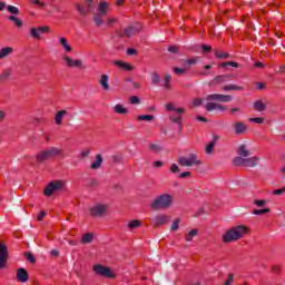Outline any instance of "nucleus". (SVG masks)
<instances>
[{
	"label": "nucleus",
	"mask_w": 285,
	"mask_h": 285,
	"mask_svg": "<svg viewBox=\"0 0 285 285\" xmlns=\"http://www.w3.org/2000/svg\"><path fill=\"white\" fill-rule=\"evenodd\" d=\"M246 233H247V229L243 225L232 227L230 229L225 232V234L223 235V242H225V244L237 242V239H242V237H244Z\"/></svg>",
	"instance_id": "1"
},
{
	"label": "nucleus",
	"mask_w": 285,
	"mask_h": 285,
	"mask_svg": "<svg viewBox=\"0 0 285 285\" xmlns=\"http://www.w3.org/2000/svg\"><path fill=\"white\" fill-rule=\"evenodd\" d=\"M3 10H7L9 14H11L8 16V21H12L18 28H23V20L17 17V14H19V9L16 6L0 1V12H3Z\"/></svg>",
	"instance_id": "2"
},
{
	"label": "nucleus",
	"mask_w": 285,
	"mask_h": 285,
	"mask_svg": "<svg viewBox=\"0 0 285 285\" xmlns=\"http://www.w3.org/2000/svg\"><path fill=\"white\" fill-rule=\"evenodd\" d=\"M109 8L110 4L106 1H102L98 4L96 11H94V23L97 26V28H100V26L106 23L101 17H106L108 14Z\"/></svg>",
	"instance_id": "3"
},
{
	"label": "nucleus",
	"mask_w": 285,
	"mask_h": 285,
	"mask_svg": "<svg viewBox=\"0 0 285 285\" xmlns=\"http://www.w3.org/2000/svg\"><path fill=\"white\" fill-rule=\"evenodd\" d=\"M170 206H173V197L170 194H163L151 203V208L154 210L170 208Z\"/></svg>",
	"instance_id": "4"
},
{
	"label": "nucleus",
	"mask_w": 285,
	"mask_h": 285,
	"mask_svg": "<svg viewBox=\"0 0 285 285\" xmlns=\"http://www.w3.org/2000/svg\"><path fill=\"white\" fill-rule=\"evenodd\" d=\"M179 166L184 168H193V166H202V160H199V156L197 154H189L188 156H180L178 158Z\"/></svg>",
	"instance_id": "5"
},
{
	"label": "nucleus",
	"mask_w": 285,
	"mask_h": 285,
	"mask_svg": "<svg viewBox=\"0 0 285 285\" xmlns=\"http://www.w3.org/2000/svg\"><path fill=\"white\" fill-rule=\"evenodd\" d=\"M234 166H245L246 168H255L259 164V157L254 156V157H247V158H242V157H235L233 159Z\"/></svg>",
	"instance_id": "6"
},
{
	"label": "nucleus",
	"mask_w": 285,
	"mask_h": 285,
	"mask_svg": "<svg viewBox=\"0 0 285 285\" xmlns=\"http://www.w3.org/2000/svg\"><path fill=\"white\" fill-rule=\"evenodd\" d=\"M66 188V181L63 180H53L47 185L45 188L46 197H50L55 195V193H59V190H63Z\"/></svg>",
	"instance_id": "7"
},
{
	"label": "nucleus",
	"mask_w": 285,
	"mask_h": 285,
	"mask_svg": "<svg viewBox=\"0 0 285 285\" xmlns=\"http://www.w3.org/2000/svg\"><path fill=\"white\" fill-rule=\"evenodd\" d=\"M89 210L91 217H105V215H108V204L96 203Z\"/></svg>",
	"instance_id": "8"
},
{
	"label": "nucleus",
	"mask_w": 285,
	"mask_h": 285,
	"mask_svg": "<svg viewBox=\"0 0 285 285\" xmlns=\"http://www.w3.org/2000/svg\"><path fill=\"white\" fill-rule=\"evenodd\" d=\"M97 8V0H86V7L81 4H76V9L80 14H88V12H92L95 14V9Z\"/></svg>",
	"instance_id": "9"
},
{
	"label": "nucleus",
	"mask_w": 285,
	"mask_h": 285,
	"mask_svg": "<svg viewBox=\"0 0 285 285\" xmlns=\"http://www.w3.org/2000/svg\"><path fill=\"white\" fill-rule=\"evenodd\" d=\"M94 272L96 275H100L101 277H108V278L115 277V273H112L109 267H106L104 265H95Z\"/></svg>",
	"instance_id": "10"
},
{
	"label": "nucleus",
	"mask_w": 285,
	"mask_h": 285,
	"mask_svg": "<svg viewBox=\"0 0 285 285\" xmlns=\"http://www.w3.org/2000/svg\"><path fill=\"white\" fill-rule=\"evenodd\" d=\"M206 101H220L222 104H228V101H233V97L229 95L212 94L206 97Z\"/></svg>",
	"instance_id": "11"
},
{
	"label": "nucleus",
	"mask_w": 285,
	"mask_h": 285,
	"mask_svg": "<svg viewBox=\"0 0 285 285\" xmlns=\"http://www.w3.org/2000/svg\"><path fill=\"white\" fill-rule=\"evenodd\" d=\"M67 68H79L80 70H83L86 68V66H83V61L81 60H75L72 58H70L69 56H63L62 57Z\"/></svg>",
	"instance_id": "12"
},
{
	"label": "nucleus",
	"mask_w": 285,
	"mask_h": 285,
	"mask_svg": "<svg viewBox=\"0 0 285 285\" xmlns=\"http://www.w3.org/2000/svg\"><path fill=\"white\" fill-rule=\"evenodd\" d=\"M48 32H50V28L47 27V26L30 29V36L33 39H41V36L42 35H48Z\"/></svg>",
	"instance_id": "13"
},
{
	"label": "nucleus",
	"mask_w": 285,
	"mask_h": 285,
	"mask_svg": "<svg viewBox=\"0 0 285 285\" xmlns=\"http://www.w3.org/2000/svg\"><path fill=\"white\" fill-rule=\"evenodd\" d=\"M8 264V246L0 242V268H6Z\"/></svg>",
	"instance_id": "14"
},
{
	"label": "nucleus",
	"mask_w": 285,
	"mask_h": 285,
	"mask_svg": "<svg viewBox=\"0 0 285 285\" xmlns=\"http://www.w3.org/2000/svg\"><path fill=\"white\" fill-rule=\"evenodd\" d=\"M170 222V216L166 215V214H158L156 215L153 219L151 223L155 226H164L166 224H168Z\"/></svg>",
	"instance_id": "15"
},
{
	"label": "nucleus",
	"mask_w": 285,
	"mask_h": 285,
	"mask_svg": "<svg viewBox=\"0 0 285 285\" xmlns=\"http://www.w3.org/2000/svg\"><path fill=\"white\" fill-rule=\"evenodd\" d=\"M140 30H141V24L136 23V24H132V26H129L128 28H126L124 30V35H125V37H132L135 35H137V32H139Z\"/></svg>",
	"instance_id": "16"
},
{
	"label": "nucleus",
	"mask_w": 285,
	"mask_h": 285,
	"mask_svg": "<svg viewBox=\"0 0 285 285\" xmlns=\"http://www.w3.org/2000/svg\"><path fill=\"white\" fill-rule=\"evenodd\" d=\"M181 115H184V112H173L169 115V121H171L173 124H176L178 126V129L181 130V124H183V118Z\"/></svg>",
	"instance_id": "17"
},
{
	"label": "nucleus",
	"mask_w": 285,
	"mask_h": 285,
	"mask_svg": "<svg viewBox=\"0 0 285 285\" xmlns=\"http://www.w3.org/2000/svg\"><path fill=\"white\" fill-rule=\"evenodd\" d=\"M205 108L207 112H213V110H217L218 112H224V110H226V107L224 105H219L217 102H207L205 105Z\"/></svg>",
	"instance_id": "18"
},
{
	"label": "nucleus",
	"mask_w": 285,
	"mask_h": 285,
	"mask_svg": "<svg viewBox=\"0 0 285 285\" xmlns=\"http://www.w3.org/2000/svg\"><path fill=\"white\" fill-rule=\"evenodd\" d=\"M98 83L102 88V90H110V76L104 73L100 76V79L98 80Z\"/></svg>",
	"instance_id": "19"
},
{
	"label": "nucleus",
	"mask_w": 285,
	"mask_h": 285,
	"mask_svg": "<svg viewBox=\"0 0 285 285\" xmlns=\"http://www.w3.org/2000/svg\"><path fill=\"white\" fill-rule=\"evenodd\" d=\"M17 279L18 282H21V284H26V282L30 279V275H28V271H26V268H19L17 271Z\"/></svg>",
	"instance_id": "20"
},
{
	"label": "nucleus",
	"mask_w": 285,
	"mask_h": 285,
	"mask_svg": "<svg viewBox=\"0 0 285 285\" xmlns=\"http://www.w3.org/2000/svg\"><path fill=\"white\" fill-rule=\"evenodd\" d=\"M248 130V126L242 121L234 122V132L236 135H244Z\"/></svg>",
	"instance_id": "21"
},
{
	"label": "nucleus",
	"mask_w": 285,
	"mask_h": 285,
	"mask_svg": "<svg viewBox=\"0 0 285 285\" xmlns=\"http://www.w3.org/2000/svg\"><path fill=\"white\" fill-rule=\"evenodd\" d=\"M237 155L236 157H242V159H246L247 157H250V149H248L247 145H240L237 148Z\"/></svg>",
	"instance_id": "22"
},
{
	"label": "nucleus",
	"mask_w": 285,
	"mask_h": 285,
	"mask_svg": "<svg viewBox=\"0 0 285 285\" xmlns=\"http://www.w3.org/2000/svg\"><path fill=\"white\" fill-rule=\"evenodd\" d=\"M58 43H60L61 48H63L65 52H72V47L70 46V42H68V39L65 37L58 38Z\"/></svg>",
	"instance_id": "23"
},
{
	"label": "nucleus",
	"mask_w": 285,
	"mask_h": 285,
	"mask_svg": "<svg viewBox=\"0 0 285 285\" xmlns=\"http://www.w3.org/2000/svg\"><path fill=\"white\" fill-rule=\"evenodd\" d=\"M114 63L115 66H117L118 68H121V70H126L127 72L135 70V67L121 60H116Z\"/></svg>",
	"instance_id": "24"
},
{
	"label": "nucleus",
	"mask_w": 285,
	"mask_h": 285,
	"mask_svg": "<svg viewBox=\"0 0 285 285\" xmlns=\"http://www.w3.org/2000/svg\"><path fill=\"white\" fill-rule=\"evenodd\" d=\"M102 164H104V157H101V155L98 154V155H96L95 161L91 163V169L99 170V168H101Z\"/></svg>",
	"instance_id": "25"
},
{
	"label": "nucleus",
	"mask_w": 285,
	"mask_h": 285,
	"mask_svg": "<svg viewBox=\"0 0 285 285\" xmlns=\"http://www.w3.org/2000/svg\"><path fill=\"white\" fill-rule=\"evenodd\" d=\"M217 141H219V136L214 135L213 140L207 145L205 153L207 155L213 154V150H215V144H217Z\"/></svg>",
	"instance_id": "26"
},
{
	"label": "nucleus",
	"mask_w": 285,
	"mask_h": 285,
	"mask_svg": "<svg viewBox=\"0 0 285 285\" xmlns=\"http://www.w3.org/2000/svg\"><path fill=\"white\" fill-rule=\"evenodd\" d=\"M112 110L116 115H128L129 110L121 104H117L112 107Z\"/></svg>",
	"instance_id": "27"
},
{
	"label": "nucleus",
	"mask_w": 285,
	"mask_h": 285,
	"mask_svg": "<svg viewBox=\"0 0 285 285\" xmlns=\"http://www.w3.org/2000/svg\"><path fill=\"white\" fill-rule=\"evenodd\" d=\"M14 52V49L12 47H3L0 49V60L7 59V57H10Z\"/></svg>",
	"instance_id": "28"
},
{
	"label": "nucleus",
	"mask_w": 285,
	"mask_h": 285,
	"mask_svg": "<svg viewBox=\"0 0 285 285\" xmlns=\"http://www.w3.org/2000/svg\"><path fill=\"white\" fill-rule=\"evenodd\" d=\"M66 115H68V111L66 110H60L56 114V117H55L56 126H61V124H63V117H66Z\"/></svg>",
	"instance_id": "29"
},
{
	"label": "nucleus",
	"mask_w": 285,
	"mask_h": 285,
	"mask_svg": "<svg viewBox=\"0 0 285 285\" xmlns=\"http://www.w3.org/2000/svg\"><path fill=\"white\" fill-rule=\"evenodd\" d=\"M170 81H173V76L170 73H165L163 76V83H161L165 90H170Z\"/></svg>",
	"instance_id": "30"
},
{
	"label": "nucleus",
	"mask_w": 285,
	"mask_h": 285,
	"mask_svg": "<svg viewBox=\"0 0 285 285\" xmlns=\"http://www.w3.org/2000/svg\"><path fill=\"white\" fill-rule=\"evenodd\" d=\"M165 108L168 112H186V109L184 108H176L175 104L173 102H168L167 105H165Z\"/></svg>",
	"instance_id": "31"
},
{
	"label": "nucleus",
	"mask_w": 285,
	"mask_h": 285,
	"mask_svg": "<svg viewBox=\"0 0 285 285\" xmlns=\"http://www.w3.org/2000/svg\"><path fill=\"white\" fill-rule=\"evenodd\" d=\"M47 153H49L50 158L59 157V156L63 155V150L59 149L57 147H51V148L47 149Z\"/></svg>",
	"instance_id": "32"
},
{
	"label": "nucleus",
	"mask_w": 285,
	"mask_h": 285,
	"mask_svg": "<svg viewBox=\"0 0 285 285\" xmlns=\"http://www.w3.org/2000/svg\"><path fill=\"white\" fill-rule=\"evenodd\" d=\"M253 108L254 110H256L257 112H264V110H266V105L264 104V101L262 100H256L253 104Z\"/></svg>",
	"instance_id": "33"
},
{
	"label": "nucleus",
	"mask_w": 285,
	"mask_h": 285,
	"mask_svg": "<svg viewBox=\"0 0 285 285\" xmlns=\"http://www.w3.org/2000/svg\"><path fill=\"white\" fill-rule=\"evenodd\" d=\"M12 68H7L0 73V81H8L9 77H12Z\"/></svg>",
	"instance_id": "34"
},
{
	"label": "nucleus",
	"mask_w": 285,
	"mask_h": 285,
	"mask_svg": "<svg viewBox=\"0 0 285 285\" xmlns=\"http://www.w3.org/2000/svg\"><path fill=\"white\" fill-rule=\"evenodd\" d=\"M47 159H50V154L48 150L41 151L37 155V161H39V164H43V161H47Z\"/></svg>",
	"instance_id": "35"
},
{
	"label": "nucleus",
	"mask_w": 285,
	"mask_h": 285,
	"mask_svg": "<svg viewBox=\"0 0 285 285\" xmlns=\"http://www.w3.org/2000/svg\"><path fill=\"white\" fill-rule=\"evenodd\" d=\"M230 77H233V75H220L217 76L216 78L213 79L214 83H224L226 81H228V79H230Z\"/></svg>",
	"instance_id": "36"
},
{
	"label": "nucleus",
	"mask_w": 285,
	"mask_h": 285,
	"mask_svg": "<svg viewBox=\"0 0 285 285\" xmlns=\"http://www.w3.org/2000/svg\"><path fill=\"white\" fill-rule=\"evenodd\" d=\"M197 235H199V230L190 229L187 234H185V240L193 242V239H195V237H197Z\"/></svg>",
	"instance_id": "37"
},
{
	"label": "nucleus",
	"mask_w": 285,
	"mask_h": 285,
	"mask_svg": "<svg viewBox=\"0 0 285 285\" xmlns=\"http://www.w3.org/2000/svg\"><path fill=\"white\" fill-rule=\"evenodd\" d=\"M137 121H153L155 119V116L153 115H140L136 117Z\"/></svg>",
	"instance_id": "38"
},
{
	"label": "nucleus",
	"mask_w": 285,
	"mask_h": 285,
	"mask_svg": "<svg viewBox=\"0 0 285 285\" xmlns=\"http://www.w3.org/2000/svg\"><path fill=\"white\" fill-rule=\"evenodd\" d=\"M161 82V78L159 77V73H157L156 71L151 72V83L154 86H157Z\"/></svg>",
	"instance_id": "39"
},
{
	"label": "nucleus",
	"mask_w": 285,
	"mask_h": 285,
	"mask_svg": "<svg viewBox=\"0 0 285 285\" xmlns=\"http://www.w3.org/2000/svg\"><path fill=\"white\" fill-rule=\"evenodd\" d=\"M149 150H151V153H161V150H164V147L159 144H150Z\"/></svg>",
	"instance_id": "40"
},
{
	"label": "nucleus",
	"mask_w": 285,
	"mask_h": 285,
	"mask_svg": "<svg viewBox=\"0 0 285 285\" xmlns=\"http://www.w3.org/2000/svg\"><path fill=\"white\" fill-rule=\"evenodd\" d=\"M223 90L229 91V90H244V87L237 86V85H226L223 86Z\"/></svg>",
	"instance_id": "41"
},
{
	"label": "nucleus",
	"mask_w": 285,
	"mask_h": 285,
	"mask_svg": "<svg viewBox=\"0 0 285 285\" xmlns=\"http://www.w3.org/2000/svg\"><path fill=\"white\" fill-rule=\"evenodd\" d=\"M268 213H271V208L254 209L252 215H268Z\"/></svg>",
	"instance_id": "42"
},
{
	"label": "nucleus",
	"mask_w": 285,
	"mask_h": 285,
	"mask_svg": "<svg viewBox=\"0 0 285 285\" xmlns=\"http://www.w3.org/2000/svg\"><path fill=\"white\" fill-rule=\"evenodd\" d=\"M215 57H217V59H228L229 55L224 51L216 50Z\"/></svg>",
	"instance_id": "43"
},
{
	"label": "nucleus",
	"mask_w": 285,
	"mask_h": 285,
	"mask_svg": "<svg viewBox=\"0 0 285 285\" xmlns=\"http://www.w3.org/2000/svg\"><path fill=\"white\" fill-rule=\"evenodd\" d=\"M92 238H94L92 234H85L82 236L81 242L82 244H90V242H92Z\"/></svg>",
	"instance_id": "44"
},
{
	"label": "nucleus",
	"mask_w": 285,
	"mask_h": 285,
	"mask_svg": "<svg viewBox=\"0 0 285 285\" xmlns=\"http://www.w3.org/2000/svg\"><path fill=\"white\" fill-rule=\"evenodd\" d=\"M202 104H204V99H202V98H195V99L191 101V108H197V107L202 106Z\"/></svg>",
	"instance_id": "45"
},
{
	"label": "nucleus",
	"mask_w": 285,
	"mask_h": 285,
	"mask_svg": "<svg viewBox=\"0 0 285 285\" xmlns=\"http://www.w3.org/2000/svg\"><path fill=\"white\" fill-rule=\"evenodd\" d=\"M213 68V66L210 65H206L204 67V70L200 71V75H203V77H208V75H210V69Z\"/></svg>",
	"instance_id": "46"
},
{
	"label": "nucleus",
	"mask_w": 285,
	"mask_h": 285,
	"mask_svg": "<svg viewBox=\"0 0 285 285\" xmlns=\"http://www.w3.org/2000/svg\"><path fill=\"white\" fill-rule=\"evenodd\" d=\"M139 226H141V222H139V220H130L129 223H128V228H139Z\"/></svg>",
	"instance_id": "47"
},
{
	"label": "nucleus",
	"mask_w": 285,
	"mask_h": 285,
	"mask_svg": "<svg viewBox=\"0 0 285 285\" xmlns=\"http://www.w3.org/2000/svg\"><path fill=\"white\" fill-rule=\"evenodd\" d=\"M254 206H257V208H264V206H266V200L265 199H255Z\"/></svg>",
	"instance_id": "48"
},
{
	"label": "nucleus",
	"mask_w": 285,
	"mask_h": 285,
	"mask_svg": "<svg viewBox=\"0 0 285 285\" xmlns=\"http://www.w3.org/2000/svg\"><path fill=\"white\" fill-rule=\"evenodd\" d=\"M226 66H232V68H239V63L233 62V61H227V62L220 63V68H226Z\"/></svg>",
	"instance_id": "49"
},
{
	"label": "nucleus",
	"mask_w": 285,
	"mask_h": 285,
	"mask_svg": "<svg viewBox=\"0 0 285 285\" xmlns=\"http://www.w3.org/2000/svg\"><path fill=\"white\" fill-rule=\"evenodd\" d=\"M129 104H131V106H137L140 104L139 97L137 96H132L129 98Z\"/></svg>",
	"instance_id": "50"
},
{
	"label": "nucleus",
	"mask_w": 285,
	"mask_h": 285,
	"mask_svg": "<svg viewBox=\"0 0 285 285\" xmlns=\"http://www.w3.org/2000/svg\"><path fill=\"white\" fill-rule=\"evenodd\" d=\"M197 61H199V58H190L185 61V66H195V63H197Z\"/></svg>",
	"instance_id": "51"
},
{
	"label": "nucleus",
	"mask_w": 285,
	"mask_h": 285,
	"mask_svg": "<svg viewBox=\"0 0 285 285\" xmlns=\"http://www.w3.org/2000/svg\"><path fill=\"white\" fill-rule=\"evenodd\" d=\"M26 257H27L28 262H30L31 264L37 263V258H35V255H32V253H27Z\"/></svg>",
	"instance_id": "52"
},
{
	"label": "nucleus",
	"mask_w": 285,
	"mask_h": 285,
	"mask_svg": "<svg viewBox=\"0 0 285 285\" xmlns=\"http://www.w3.org/2000/svg\"><path fill=\"white\" fill-rule=\"evenodd\" d=\"M249 121L252 122V124H264V118H262V117H257V118H249Z\"/></svg>",
	"instance_id": "53"
},
{
	"label": "nucleus",
	"mask_w": 285,
	"mask_h": 285,
	"mask_svg": "<svg viewBox=\"0 0 285 285\" xmlns=\"http://www.w3.org/2000/svg\"><path fill=\"white\" fill-rule=\"evenodd\" d=\"M127 55H128L129 57H132V56L139 55V52H138L137 49H135V48H128V49H127Z\"/></svg>",
	"instance_id": "54"
},
{
	"label": "nucleus",
	"mask_w": 285,
	"mask_h": 285,
	"mask_svg": "<svg viewBox=\"0 0 285 285\" xmlns=\"http://www.w3.org/2000/svg\"><path fill=\"white\" fill-rule=\"evenodd\" d=\"M173 70L176 75H186V69L184 68L175 67Z\"/></svg>",
	"instance_id": "55"
},
{
	"label": "nucleus",
	"mask_w": 285,
	"mask_h": 285,
	"mask_svg": "<svg viewBox=\"0 0 285 285\" xmlns=\"http://www.w3.org/2000/svg\"><path fill=\"white\" fill-rule=\"evenodd\" d=\"M90 155V149H83L80 153V159H86V157H88Z\"/></svg>",
	"instance_id": "56"
},
{
	"label": "nucleus",
	"mask_w": 285,
	"mask_h": 285,
	"mask_svg": "<svg viewBox=\"0 0 285 285\" xmlns=\"http://www.w3.org/2000/svg\"><path fill=\"white\" fill-rule=\"evenodd\" d=\"M179 228V219H176L171 224V230L175 233Z\"/></svg>",
	"instance_id": "57"
},
{
	"label": "nucleus",
	"mask_w": 285,
	"mask_h": 285,
	"mask_svg": "<svg viewBox=\"0 0 285 285\" xmlns=\"http://www.w3.org/2000/svg\"><path fill=\"white\" fill-rule=\"evenodd\" d=\"M284 193H285V187L273 190L272 195H284Z\"/></svg>",
	"instance_id": "58"
},
{
	"label": "nucleus",
	"mask_w": 285,
	"mask_h": 285,
	"mask_svg": "<svg viewBox=\"0 0 285 285\" xmlns=\"http://www.w3.org/2000/svg\"><path fill=\"white\" fill-rule=\"evenodd\" d=\"M117 23V18H107V26H115Z\"/></svg>",
	"instance_id": "59"
},
{
	"label": "nucleus",
	"mask_w": 285,
	"mask_h": 285,
	"mask_svg": "<svg viewBox=\"0 0 285 285\" xmlns=\"http://www.w3.org/2000/svg\"><path fill=\"white\" fill-rule=\"evenodd\" d=\"M170 173H179V166L177 164H173L170 166Z\"/></svg>",
	"instance_id": "60"
},
{
	"label": "nucleus",
	"mask_w": 285,
	"mask_h": 285,
	"mask_svg": "<svg viewBox=\"0 0 285 285\" xmlns=\"http://www.w3.org/2000/svg\"><path fill=\"white\" fill-rule=\"evenodd\" d=\"M235 277L233 276V274L229 275V277L227 278V281L225 282V285H230L233 284Z\"/></svg>",
	"instance_id": "61"
},
{
	"label": "nucleus",
	"mask_w": 285,
	"mask_h": 285,
	"mask_svg": "<svg viewBox=\"0 0 285 285\" xmlns=\"http://www.w3.org/2000/svg\"><path fill=\"white\" fill-rule=\"evenodd\" d=\"M112 161H115V164H119V161H121V155L112 156Z\"/></svg>",
	"instance_id": "62"
},
{
	"label": "nucleus",
	"mask_w": 285,
	"mask_h": 285,
	"mask_svg": "<svg viewBox=\"0 0 285 285\" xmlns=\"http://www.w3.org/2000/svg\"><path fill=\"white\" fill-rule=\"evenodd\" d=\"M168 52H173V53L175 55V53L178 52V49H177V47H175V46H169V47H168Z\"/></svg>",
	"instance_id": "63"
},
{
	"label": "nucleus",
	"mask_w": 285,
	"mask_h": 285,
	"mask_svg": "<svg viewBox=\"0 0 285 285\" xmlns=\"http://www.w3.org/2000/svg\"><path fill=\"white\" fill-rule=\"evenodd\" d=\"M210 50H213V47H212V46L203 45V51H204V52H210Z\"/></svg>",
	"instance_id": "64"
}]
</instances>
